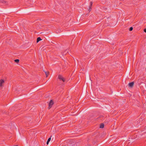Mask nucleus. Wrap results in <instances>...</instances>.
I'll use <instances>...</instances> for the list:
<instances>
[{
  "label": "nucleus",
  "mask_w": 146,
  "mask_h": 146,
  "mask_svg": "<svg viewBox=\"0 0 146 146\" xmlns=\"http://www.w3.org/2000/svg\"><path fill=\"white\" fill-rule=\"evenodd\" d=\"M92 2H90V6L89 7H88V8L87 9L88 10L86 11H87L88 13H89L90 12V11H91V7L92 5Z\"/></svg>",
  "instance_id": "obj_1"
},
{
  "label": "nucleus",
  "mask_w": 146,
  "mask_h": 146,
  "mask_svg": "<svg viewBox=\"0 0 146 146\" xmlns=\"http://www.w3.org/2000/svg\"><path fill=\"white\" fill-rule=\"evenodd\" d=\"M54 103L52 100H51L49 104L48 109H50L52 107V105Z\"/></svg>",
  "instance_id": "obj_2"
},
{
  "label": "nucleus",
  "mask_w": 146,
  "mask_h": 146,
  "mask_svg": "<svg viewBox=\"0 0 146 146\" xmlns=\"http://www.w3.org/2000/svg\"><path fill=\"white\" fill-rule=\"evenodd\" d=\"M4 83V81L3 79L0 80V87H2L3 86V84Z\"/></svg>",
  "instance_id": "obj_3"
},
{
  "label": "nucleus",
  "mask_w": 146,
  "mask_h": 146,
  "mask_svg": "<svg viewBox=\"0 0 146 146\" xmlns=\"http://www.w3.org/2000/svg\"><path fill=\"white\" fill-rule=\"evenodd\" d=\"M58 78L60 80H61L63 81H64V80L63 76L61 75H59L58 76Z\"/></svg>",
  "instance_id": "obj_4"
},
{
  "label": "nucleus",
  "mask_w": 146,
  "mask_h": 146,
  "mask_svg": "<svg viewBox=\"0 0 146 146\" xmlns=\"http://www.w3.org/2000/svg\"><path fill=\"white\" fill-rule=\"evenodd\" d=\"M134 84V82H131L129 83V86L131 87H132L133 86Z\"/></svg>",
  "instance_id": "obj_5"
},
{
  "label": "nucleus",
  "mask_w": 146,
  "mask_h": 146,
  "mask_svg": "<svg viewBox=\"0 0 146 146\" xmlns=\"http://www.w3.org/2000/svg\"><path fill=\"white\" fill-rule=\"evenodd\" d=\"M42 39H41V38H40V37H38L37 38V41H36V42H38L40 40H41Z\"/></svg>",
  "instance_id": "obj_6"
},
{
  "label": "nucleus",
  "mask_w": 146,
  "mask_h": 146,
  "mask_svg": "<svg viewBox=\"0 0 146 146\" xmlns=\"http://www.w3.org/2000/svg\"><path fill=\"white\" fill-rule=\"evenodd\" d=\"M51 139V138H50H50H49L48 139V140H47V142H46V144H47V145H48V143H49V142L50 141Z\"/></svg>",
  "instance_id": "obj_7"
},
{
  "label": "nucleus",
  "mask_w": 146,
  "mask_h": 146,
  "mask_svg": "<svg viewBox=\"0 0 146 146\" xmlns=\"http://www.w3.org/2000/svg\"><path fill=\"white\" fill-rule=\"evenodd\" d=\"M104 125L103 123H101L100 124V127L101 128H104Z\"/></svg>",
  "instance_id": "obj_8"
},
{
  "label": "nucleus",
  "mask_w": 146,
  "mask_h": 146,
  "mask_svg": "<svg viewBox=\"0 0 146 146\" xmlns=\"http://www.w3.org/2000/svg\"><path fill=\"white\" fill-rule=\"evenodd\" d=\"M45 74L46 77H47L49 74V72L48 71H47V72H45Z\"/></svg>",
  "instance_id": "obj_9"
},
{
  "label": "nucleus",
  "mask_w": 146,
  "mask_h": 146,
  "mask_svg": "<svg viewBox=\"0 0 146 146\" xmlns=\"http://www.w3.org/2000/svg\"><path fill=\"white\" fill-rule=\"evenodd\" d=\"M19 59H16L15 60V61L17 63H18L19 62Z\"/></svg>",
  "instance_id": "obj_10"
},
{
  "label": "nucleus",
  "mask_w": 146,
  "mask_h": 146,
  "mask_svg": "<svg viewBox=\"0 0 146 146\" xmlns=\"http://www.w3.org/2000/svg\"><path fill=\"white\" fill-rule=\"evenodd\" d=\"M133 29V27H130V28H129V31H132Z\"/></svg>",
  "instance_id": "obj_11"
},
{
  "label": "nucleus",
  "mask_w": 146,
  "mask_h": 146,
  "mask_svg": "<svg viewBox=\"0 0 146 146\" xmlns=\"http://www.w3.org/2000/svg\"><path fill=\"white\" fill-rule=\"evenodd\" d=\"M144 31L146 33V29H144Z\"/></svg>",
  "instance_id": "obj_12"
},
{
  "label": "nucleus",
  "mask_w": 146,
  "mask_h": 146,
  "mask_svg": "<svg viewBox=\"0 0 146 146\" xmlns=\"http://www.w3.org/2000/svg\"><path fill=\"white\" fill-rule=\"evenodd\" d=\"M43 71L45 73V72H47L46 71H45V70H43Z\"/></svg>",
  "instance_id": "obj_13"
},
{
  "label": "nucleus",
  "mask_w": 146,
  "mask_h": 146,
  "mask_svg": "<svg viewBox=\"0 0 146 146\" xmlns=\"http://www.w3.org/2000/svg\"><path fill=\"white\" fill-rule=\"evenodd\" d=\"M43 71L45 73V72H47L46 71H45V70H43Z\"/></svg>",
  "instance_id": "obj_14"
},
{
  "label": "nucleus",
  "mask_w": 146,
  "mask_h": 146,
  "mask_svg": "<svg viewBox=\"0 0 146 146\" xmlns=\"http://www.w3.org/2000/svg\"><path fill=\"white\" fill-rule=\"evenodd\" d=\"M4 3H5V1H4Z\"/></svg>",
  "instance_id": "obj_15"
}]
</instances>
